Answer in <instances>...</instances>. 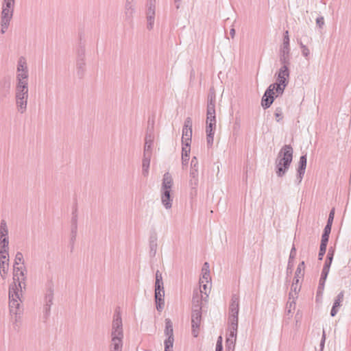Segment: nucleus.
<instances>
[{"label":"nucleus","mask_w":351,"mask_h":351,"mask_svg":"<svg viewBox=\"0 0 351 351\" xmlns=\"http://www.w3.org/2000/svg\"><path fill=\"white\" fill-rule=\"evenodd\" d=\"M293 150L290 145H285L280 150L276 160V173L283 177L289 170L293 160Z\"/></svg>","instance_id":"1"},{"label":"nucleus","mask_w":351,"mask_h":351,"mask_svg":"<svg viewBox=\"0 0 351 351\" xmlns=\"http://www.w3.org/2000/svg\"><path fill=\"white\" fill-rule=\"evenodd\" d=\"M173 186V178L169 172L163 175L162 182L160 189V198L162 204L168 210L172 207L173 196L171 189Z\"/></svg>","instance_id":"2"},{"label":"nucleus","mask_w":351,"mask_h":351,"mask_svg":"<svg viewBox=\"0 0 351 351\" xmlns=\"http://www.w3.org/2000/svg\"><path fill=\"white\" fill-rule=\"evenodd\" d=\"M9 311L11 316L13 314H19V311H23L21 306L22 290H19L16 283H12L9 287Z\"/></svg>","instance_id":"3"},{"label":"nucleus","mask_w":351,"mask_h":351,"mask_svg":"<svg viewBox=\"0 0 351 351\" xmlns=\"http://www.w3.org/2000/svg\"><path fill=\"white\" fill-rule=\"evenodd\" d=\"M206 116V135H214L216 125L215 94H209L208 97Z\"/></svg>","instance_id":"4"},{"label":"nucleus","mask_w":351,"mask_h":351,"mask_svg":"<svg viewBox=\"0 0 351 351\" xmlns=\"http://www.w3.org/2000/svg\"><path fill=\"white\" fill-rule=\"evenodd\" d=\"M46 293L44 298L43 319L47 322L51 314V306L53 300V285L52 281H49L46 285Z\"/></svg>","instance_id":"5"},{"label":"nucleus","mask_w":351,"mask_h":351,"mask_svg":"<svg viewBox=\"0 0 351 351\" xmlns=\"http://www.w3.org/2000/svg\"><path fill=\"white\" fill-rule=\"evenodd\" d=\"M15 98L17 109L19 112L23 114L27 109L28 89H16Z\"/></svg>","instance_id":"6"},{"label":"nucleus","mask_w":351,"mask_h":351,"mask_svg":"<svg viewBox=\"0 0 351 351\" xmlns=\"http://www.w3.org/2000/svg\"><path fill=\"white\" fill-rule=\"evenodd\" d=\"M111 337H123L122 319L119 311H116L113 316Z\"/></svg>","instance_id":"7"},{"label":"nucleus","mask_w":351,"mask_h":351,"mask_svg":"<svg viewBox=\"0 0 351 351\" xmlns=\"http://www.w3.org/2000/svg\"><path fill=\"white\" fill-rule=\"evenodd\" d=\"M201 322H202V310L192 309V313H191L192 334L195 337H197L198 335Z\"/></svg>","instance_id":"8"},{"label":"nucleus","mask_w":351,"mask_h":351,"mask_svg":"<svg viewBox=\"0 0 351 351\" xmlns=\"http://www.w3.org/2000/svg\"><path fill=\"white\" fill-rule=\"evenodd\" d=\"M239 297L237 294H232L229 306V319H239Z\"/></svg>","instance_id":"9"},{"label":"nucleus","mask_w":351,"mask_h":351,"mask_svg":"<svg viewBox=\"0 0 351 351\" xmlns=\"http://www.w3.org/2000/svg\"><path fill=\"white\" fill-rule=\"evenodd\" d=\"M154 139V128L149 125L145 137L144 154L152 155V146Z\"/></svg>","instance_id":"10"},{"label":"nucleus","mask_w":351,"mask_h":351,"mask_svg":"<svg viewBox=\"0 0 351 351\" xmlns=\"http://www.w3.org/2000/svg\"><path fill=\"white\" fill-rule=\"evenodd\" d=\"M14 3L11 1H3L1 19L11 21L13 16Z\"/></svg>","instance_id":"11"},{"label":"nucleus","mask_w":351,"mask_h":351,"mask_svg":"<svg viewBox=\"0 0 351 351\" xmlns=\"http://www.w3.org/2000/svg\"><path fill=\"white\" fill-rule=\"evenodd\" d=\"M146 6L147 28L151 30L153 29L154 25L156 4H153L152 2L150 1L149 3L146 4Z\"/></svg>","instance_id":"12"},{"label":"nucleus","mask_w":351,"mask_h":351,"mask_svg":"<svg viewBox=\"0 0 351 351\" xmlns=\"http://www.w3.org/2000/svg\"><path fill=\"white\" fill-rule=\"evenodd\" d=\"M205 299L202 289H195L193 293L192 309L202 310V301Z\"/></svg>","instance_id":"13"},{"label":"nucleus","mask_w":351,"mask_h":351,"mask_svg":"<svg viewBox=\"0 0 351 351\" xmlns=\"http://www.w3.org/2000/svg\"><path fill=\"white\" fill-rule=\"evenodd\" d=\"M275 97V93L271 90V88H269L268 87L261 99V106L263 109L269 108L273 104Z\"/></svg>","instance_id":"14"},{"label":"nucleus","mask_w":351,"mask_h":351,"mask_svg":"<svg viewBox=\"0 0 351 351\" xmlns=\"http://www.w3.org/2000/svg\"><path fill=\"white\" fill-rule=\"evenodd\" d=\"M276 75L277 76L276 82L280 83L281 84H288L290 75L289 66H287L286 65L281 66Z\"/></svg>","instance_id":"15"},{"label":"nucleus","mask_w":351,"mask_h":351,"mask_svg":"<svg viewBox=\"0 0 351 351\" xmlns=\"http://www.w3.org/2000/svg\"><path fill=\"white\" fill-rule=\"evenodd\" d=\"M306 163H307V156L306 154L302 155L300 157V160L298 163V167L297 169V181L298 183L300 184L302 178L304 177V175L305 173V170L306 168Z\"/></svg>","instance_id":"16"},{"label":"nucleus","mask_w":351,"mask_h":351,"mask_svg":"<svg viewBox=\"0 0 351 351\" xmlns=\"http://www.w3.org/2000/svg\"><path fill=\"white\" fill-rule=\"evenodd\" d=\"M135 11L136 8L134 0H126L125 3V20L128 21H131Z\"/></svg>","instance_id":"17"},{"label":"nucleus","mask_w":351,"mask_h":351,"mask_svg":"<svg viewBox=\"0 0 351 351\" xmlns=\"http://www.w3.org/2000/svg\"><path fill=\"white\" fill-rule=\"evenodd\" d=\"M9 256L0 254V273L3 279H5L8 271Z\"/></svg>","instance_id":"18"},{"label":"nucleus","mask_w":351,"mask_h":351,"mask_svg":"<svg viewBox=\"0 0 351 351\" xmlns=\"http://www.w3.org/2000/svg\"><path fill=\"white\" fill-rule=\"evenodd\" d=\"M344 298V291H341L335 298L333 305L330 311V315L335 317L339 311V308L341 306V303Z\"/></svg>","instance_id":"19"},{"label":"nucleus","mask_w":351,"mask_h":351,"mask_svg":"<svg viewBox=\"0 0 351 351\" xmlns=\"http://www.w3.org/2000/svg\"><path fill=\"white\" fill-rule=\"evenodd\" d=\"M279 60L282 66H288L290 64V48L280 47Z\"/></svg>","instance_id":"20"},{"label":"nucleus","mask_w":351,"mask_h":351,"mask_svg":"<svg viewBox=\"0 0 351 351\" xmlns=\"http://www.w3.org/2000/svg\"><path fill=\"white\" fill-rule=\"evenodd\" d=\"M192 129L182 128V147H190L191 143Z\"/></svg>","instance_id":"21"},{"label":"nucleus","mask_w":351,"mask_h":351,"mask_svg":"<svg viewBox=\"0 0 351 351\" xmlns=\"http://www.w3.org/2000/svg\"><path fill=\"white\" fill-rule=\"evenodd\" d=\"M189 177V184L191 189L195 190V192H196V189L199 184L198 170L196 169H191Z\"/></svg>","instance_id":"22"},{"label":"nucleus","mask_w":351,"mask_h":351,"mask_svg":"<svg viewBox=\"0 0 351 351\" xmlns=\"http://www.w3.org/2000/svg\"><path fill=\"white\" fill-rule=\"evenodd\" d=\"M26 271H21V272L13 274V283L16 282L19 290H22V285H25V281L26 280Z\"/></svg>","instance_id":"23"},{"label":"nucleus","mask_w":351,"mask_h":351,"mask_svg":"<svg viewBox=\"0 0 351 351\" xmlns=\"http://www.w3.org/2000/svg\"><path fill=\"white\" fill-rule=\"evenodd\" d=\"M210 280V267L207 262H205L202 269V278L199 280V284L208 283Z\"/></svg>","instance_id":"24"},{"label":"nucleus","mask_w":351,"mask_h":351,"mask_svg":"<svg viewBox=\"0 0 351 351\" xmlns=\"http://www.w3.org/2000/svg\"><path fill=\"white\" fill-rule=\"evenodd\" d=\"M123 337H111L110 350H122Z\"/></svg>","instance_id":"25"},{"label":"nucleus","mask_w":351,"mask_h":351,"mask_svg":"<svg viewBox=\"0 0 351 351\" xmlns=\"http://www.w3.org/2000/svg\"><path fill=\"white\" fill-rule=\"evenodd\" d=\"M151 160L150 154H144L142 162V173L145 177H147L149 174V169Z\"/></svg>","instance_id":"26"},{"label":"nucleus","mask_w":351,"mask_h":351,"mask_svg":"<svg viewBox=\"0 0 351 351\" xmlns=\"http://www.w3.org/2000/svg\"><path fill=\"white\" fill-rule=\"evenodd\" d=\"M165 335L167 336L166 339H169L171 341H174L173 324L169 319H165Z\"/></svg>","instance_id":"27"},{"label":"nucleus","mask_w":351,"mask_h":351,"mask_svg":"<svg viewBox=\"0 0 351 351\" xmlns=\"http://www.w3.org/2000/svg\"><path fill=\"white\" fill-rule=\"evenodd\" d=\"M287 85L288 84H281L280 83L275 82L274 84H270L269 86V88H271V90H273L274 92L275 90L276 91L275 94H276V95L275 97H278V95L283 94L285 89Z\"/></svg>","instance_id":"28"},{"label":"nucleus","mask_w":351,"mask_h":351,"mask_svg":"<svg viewBox=\"0 0 351 351\" xmlns=\"http://www.w3.org/2000/svg\"><path fill=\"white\" fill-rule=\"evenodd\" d=\"M85 59H77L76 60V71L77 75L80 78H82L85 73Z\"/></svg>","instance_id":"29"},{"label":"nucleus","mask_w":351,"mask_h":351,"mask_svg":"<svg viewBox=\"0 0 351 351\" xmlns=\"http://www.w3.org/2000/svg\"><path fill=\"white\" fill-rule=\"evenodd\" d=\"M16 89H28V79H25V76H23V75L16 76Z\"/></svg>","instance_id":"30"},{"label":"nucleus","mask_w":351,"mask_h":351,"mask_svg":"<svg viewBox=\"0 0 351 351\" xmlns=\"http://www.w3.org/2000/svg\"><path fill=\"white\" fill-rule=\"evenodd\" d=\"M295 254H296V250H295V247L294 245H293L291 250V252H290V254H289V261H288V265H287V273H291V271H292V267L293 266V260L295 257Z\"/></svg>","instance_id":"31"},{"label":"nucleus","mask_w":351,"mask_h":351,"mask_svg":"<svg viewBox=\"0 0 351 351\" xmlns=\"http://www.w3.org/2000/svg\"><path fill=\"white\" fill-rule=\"evenodd\" d=\"M9 238L0 239V254H8Z\"/></svg>","instance_id":"32"},{"label":"nucleus","mask_w":351,"mask_h":351,"mask_svg":"<svg viewBox=\"0 0 351 351\" xmlns=\"http://www.w3.org/2000/svg\"><path fill=\"white\" fill-rule=\"evenodd\" d=\"M191 148L182 147V164L183 166L187 165L189 160V154Z\"/></svg>","instance_id":"33"},{"label":"nucleus","mask_w":351,"mask_h":351,"mask_svg":"<svg viewBox=\"0 0 351 351\" xmlns=\"http://www.w3.org/2000/svg\"><path fill=\"white\" fill-rule=\"evenodd\" d=\"M8 237V228L6 221L2 219L0 223V239Z\"/></svg>","instance_id":"34"},{"label":"nucleus","mask_w":351,"mask_h":351,"mask_svg":"<svg viewBox=\"0 0 351 351\" xmlns=\"http://www.w3.org/2000/svg\"><path fill=\"white\" fill-rule=\"evenodd\" d=\"M239 319H234V318L229 319V331L234 332L237 334Z\"/></svg>","instance_id":"35"},{"label":"nucleus","mask_w":351,"mask_h":351,"mask_svg":"<svg viewBox=\"0 0 351 351\" xmlns=\"http://www.w3.org/2000/svg\"><path fill=\"white\" fill-rule=\"evenodd\" d=\"M305 267V263L304 261H302L299 263L298 265V267L296 269L295 275L296 276V278H303L304 276V269Z\"/></svg>","instance_id":"36"},{"label":"nucleus","mask_w":351,"mask_h":351,"mask_svg":"<svg viewBox=\"0 0 351 351\" xmlns=\"http://www.w3.org/2000/svg\"><path fill=\"white\" fill-rule=\"evenodd\" d=\"M28 69L27 66L26 60L24 57L21 56L19 58L17 62V71H20L23 69Z\"/></svg>","instance_id":"37"},{"label":"nucleus","mask_w":351,"mask_h":351,"mask_svg":"<svg viewBox=\"0 0 351 351\" xmlns=\"http://www.w3.org/2000/svg\"><path fill=\"white\" fill-rule=\"evenodd\" d=\"M291 297L293 298V300L289 301L287 304V312L288 314L291 313L292 308L294 309L295 307V302L294 300L295 298L292 293H289V300L291 299Z\"/></svg>","instance_id":"38"},{"label":"nucleus","mask_w":351,"mask_h":351,"mask_svg":"<svg viewBox=\"0 0 351 351\" xmlns=\"http://www.w3.org/2000/svg\"><path fill=\"white\" fill-rule=\"evenodd\" d=\"M77 227H75V226L73 227H71V239H70V242H71V250L73 248L74 243H75V239H76V237H77Z\"/></svg>","instance_id":"39"},{"label":"nucleus","mask_w":351,"mask_h":351,"mask_svg":"<svg viewBox=\"0 0 351 351\" xmlns=\"http://www.w3.org/2000/svg\"><path fill=\"white\" fill-rule=\"evenodd\" d=\"M20 264H21V265H24L23 255L21 252H17L15 255L14 265H19Z\"/></svg>","instance_id":"40"},{"label":"nucleus","mask_w":351,"mask_h":351,"mask_svg":"<svg viewBox=\"0 0 351 351\" xmlns=\"http://www.w3.org/2000/svg\"><path fill=\"white\" fill-rule=\"evenodd\" d=\"M77 59H85V47L81 44L77 49Z\"/></svg>","instance_id":"41"},{"label":"nucleus","mask_w":351,"mask_h":351,"mask_svg":"<svg viewBox=\"0 0 351 351\" xmlns=\"http://www.w3.org/2000/svg\"><path fill=\"white\" fill-rule=\"evenodd\" d=\"M235 341H232L230 339L226 340V351H234L235 347Z\"/></svg>","instance_id":"42"},{"label":"nucleus","mask_w":351,"mask_h":351,"mask_svg":"<svg viewBox=\"0 0 351 351\" xmlns=\"http://www.w3.org/2000/svg\"><path fill=\"white\" fill-rule=\"evenodd\" d=\"M155 302L157 311H162L165 306L164 298H155Z\"/></svg>","instance_id":"43"},{"label":"nucleus","mask_w":351,"mask_h":351,"mask_svg":"<svg viewBox=\"0 0 351 351\" xmlns=\"http://www.w3.org/2000/svg\"><path fill=\"white\" fill-rule=\"evenodd\" d=\"M325 282H326V280L319 278V285H318L317 291V295H322L324 289V287H325Z\"/></svg>","instance_id":"44"},{"label":"nucleus","mask_w":351,"mask_h":351,"mask_svg":"<svg viewBox=\"0 0 351 351\" xmlns=\"http://www.w3.org/2000/svg\"><path fill=\"white\" fill-rule=\"evenodd\" d=\"M281 47L290 48L289 47V32L287 30L284 33L283 43Z\"/></svg>","instance_id":"45"},{"label":"nucleus","mask_w":351,"mask_h":351,"mask_svg":"<svg viewBox=\"0 0 351 351\" xmlns=\"http://www.w3.org/2000/svg\"><path fill=\"white\" fill-rule=\"evenodd\" d=\"M10 21L9 20L1 19V32L2 34H4L5 31L8 29L10 25Z\"/></svg>","instance_id":"46"},{"label":"nucleus","mask_w":351,"mask_h":351,"mask_svg":"<svg viewBox=\"0 0 351 351\" xmlns=\"http://www.w3.org/2000/svg\"><path fill=\"white\" fill-rule=\"evenodd\" d=\"M174 341H171L169 339H165L164 341L165 350H167L168 351H173Z\"/></svg>","instance_id":"47"},{"label":"nucleus","mask_w":351,"mask_h":351,"mask_svg":"<svg viewBox=\"0 0 351 351\" xmlns=\"http://www.w3.org/2000/svg\"><path fill=\"white\" fill-rule=\"evenodd\" d=\"M149 248H150V256H154L156 253L157 249V243H154L153 241H149Z\"/></svg>","instance_id":"48"},{"label":"nucleus","mask_w":351,"mask_h":351,"mask_svg":"<svg viewBox=\"0 0 351 351\" xmlns=\"http://www.w3.org/2000/svg\"><path fill=\"white\" fill-rule=\"evenodd\" d=\"M76 209H74L73 210V213H72V218H71V227H73L75 226V227H77V215L76 214Z\"/></svg>","instance_id":"49"},{"label":"nucleus","mask_w":351,"mask_h":351,"mask_svg":"<svg viewBox=\"0 0 351 351\" xmlns=\"http://www.w3.org/2000/svg\"><path fill=\"white\" fill-rule=\"evenodd\" d=\"M223 340L221 336H219L217 339L216 343L215 351H223Z\"/></svg>","instance_id":"50"},{"label":"nucleus","mask_w":351,"mask_h":351,"mask_svg":"<svg viewBox=\"0 0 351 351\" xmlns=\"http://www.w3.org/2000/svg\"><path fill=\"white\" fill-rule=\"evenodd\" d=\"M275 117L276 118V121L278 122L280 121V120L282 118V111L281 108H276L275 110Z\"/></svg>","instance_id":"51"},{"label":"nucleus","mask_w":351,"mask_h":351,"mask_svg":"<svg viewBox=\"0 0 351 351\" xmlns=\"http://www.w3.org/2000/svg\"><path fill=\"white\" fill-rule=\"evenodd\" d=\"M194 169L198 170V161L195 156H193L191 161V169Z\"/></svg>","instance_id":"52"},{"label":"nucleus","mask_w":351,"mask_h":351,"mask_svg":"<svg viewBox=\"0 0 351 351\" xmlns=\"http://www.w3.org/2000/svg\"><path fill=\"white\" fill-rule=\"evenodd\" d=\"M300 47L302 49V55L304 56V57H308V56L309 55L310 53V51H309V49L307 48V47L304 45H303L302 43H300Z\"/></svg>","instance_id":"53"},{"label":"nucleus","mask_w":351,"mask_h":351,"mask_svg":"<svg viewBox=\"0 0 351 351\" xmlns=\"http://www.w3.org/2000/svg\"><path fill=\"white\" fill-rule=\"evenodd\" d=\"M193 122L191 117H187L184 123L183 128H188V129H192Z\"/></svg>","instance_id":"54"},{"label":"nucleus","mask_w":351,"mask_h":351,"mask_svg":"<svg viewBox=\"0 0 351 351\" xmlns=\"http://www.w3.org/2000/svg\"><path fill=\"white\" fill-rule=\"evenodd\" d=\"M334 217H335V208H332L331 209V210L330 211L328 218L327 220V223L332 225Z\"/></svg>","instance_id":"55"},{"label":"nucleus","mask_w":351,"mask_h":351,"mask_svg":"<svg viewBox=\"0 0 351 351\" xmlns=\"http://www.w3.org/2000/svg\"><path fill=\"white\" fill-rule=\"evenodd\" d=\"M155 291H165L163 282H155Z\"/></svg>","instance_id":"56"},{"label":"nucleus","mask_w":351,"mask_h":351,"mask_svg":"<svg viewBox=\"0 0 351 351\" xmlns=\"http://www.w3.org/2000/svg\"><path fill=\"white\" fill-rule=\"evenodd\" d=\"M334 254H335V250L332 247L329 248L326 259L328 261H332L333 257H334Z\"/></svg>","instance_id":"57"},{"label":"nucleus","mask_w":351,"mask_h":351,"mask_svg":"<svg viewBox=\"0 0 351 351\" xmlns=\"http://www.w3.org/2000/svg\"><path fill=\"white\" fill-rule=\"evenodd\" d=\"M23 75V76H25V79H28L29 74H28V69H23L20 71H16V76H20Z\"/></svg>","instance_id":"58"},{"label":"nucleus","mask_w":351,"mask_h":351,"mask_svg":"<svg viewBox=\"0 0 351 351\" xmlns=\"http://www.w3.org/2000/svg\"><path fill=\"white\" fill-rule=\"evenodd\" d=\"M329 271L330 269L323 268L321 273L320 278L326 280Z\"/></svg>","instance_id":"59"},{"label":"nucleus","mask_w":351,"mask_h":351,"mask_svg":"<svg viewBox=\"0 0 351 351\" xmlns=\"http://www.w3.org/2000/svg\"><path fill=\"white\" fill-rule=\"evenodd\" d=\"M14 273L21 272V271H26V268L24 265H14Z\"/></svg>","instance_id":"60"},{"label":"nucleus","mask_w":351,"mask_h":351,"mask_svg":"<svg viewBox=\"0 0 351 351\" xmlns=\"http://www.w3.org/2000/svg\"><path fill=\"white\" fill-rule=\"evenodd\" d=\"M214 135H206V143L208 147H211L213 144Z\"/></svg>","instance_id":"61"},{"label":"nucleus","mask_w":351,"mask_h":351,"mask_svg":"<svg viewBox=\"0 0 351 351\" xmlns=\"http://www.w3.org/2000/svg\"><path fill=\"white\" fill-rule=\"evenodd\" d=\"M19 314H13V315L12 316V319H14V322L15 324L19 322L21 317V315L23 313L22 311H19Z\"/></svg>","instance_id":"62"},{"label":"nucleus","mask_w":351,"mask_h":351,"mask_svg":"<svg viewBox=\"0 0 351 351\" xmlns=\"http://www.w3.org/2000/svg\"><path fill=\"white\" fill-rule=\"evenodd\" d=\"M155 277H156V281H155V282H163V281H162V274L160 273V271L159 270H157V271H156Z\"/></svg>","instance_id":"63"},{"label":"nucleus","mask_w":351,"mask_h":351,"mask_svg":"<svg viewBox=\"0 0 351 351\" xmlns=\"http://www.w3.org/2000/svg\"><path fill=\"white\" fill-rule=\"evenodd\" d=\"M237 333H235L234 332H230L229 331V333L226 337V339H230L232 341H235L237 340Z\"/></svg>","instance_id":"64"}]
</instances>
